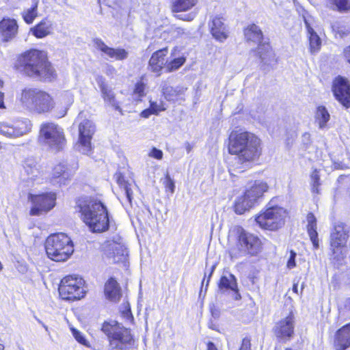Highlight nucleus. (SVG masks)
<instances>
[{
  "instance_id": "nucleus-36",
  "label": "nucleus",
  "mask_w": 350,
  "mask_h": 350,
  "mask_svg": "<svg viewBox=\"0 0 350 350\" xmlns=\"http://www.w3.org/2000/svg\"><path fill=\"white\" fill-rule=\"evenodd\" d=\"M38 0H32V5L29 8H27L24 10L22 13V16L27 24H31L33 23L34 19L38 16Z\"/></svg>"
},
{
  "instance_id": "nucleus-24",
  "label": "nucleus",
  "mask_w": 350,
  "mask_h": 350,
  "mask_svg": "<svg viewBox=\"0 0 350 350\" xmlns=\"http://www.w3.org/2000/svg\"><path fill=\"white\" fill-rule=\"evenodd\" d=\"M74 170L66 163H60L55 165L51 173V178L57 183L65 184L66 181L71 178Z\"/></svg>"
},
{
  "instance_id": "nucleus-49",
  "label": "nucleus",
  "mask_w": 350,
  "mask_h": 350,
  "mask_svg": "<svg viewBox=\"0 0 350 350\" xmlns=\"http://www.w3.org/2000/svg\"><path fill=\"white\" fill-rule=\"evenodd\" d=\"M297 256V254L296 252H295L294 251L291 250L290 252V257L288 260V262H287V267L289 269H291L293 268H294L295 266H296V263H295V257Z\"/></svg>"
},
{
  "instance_id": "nucleus-43",
  "label": "nucleus",
  "mask_w": 350,
  "mask_h": 350,
  "mask_svg": "<svg viewBox=\"0 0 350 350\" xmlns=\"http://www.w3.org/2000/svg\"><path fill=\"white\" fill-rule=\"evenodd\" d=\"M146 84L142 81H139L135 84L134 89V94L137 95L138 98L143 97L145 95L144 90Z\"/></svg>"
},
{
  "instance_id": "nucleus-22",
  "label": "nucleus",
  "mask_w": 350,
  "mask_h": 350,
  "mask_svg": "<svg viewBox=\"0 0 350 350\" xmlns=\"http://www.w3.org/2000/svg\"><path fill=\"white\" fill-rule=\"evenodd\" d=\"M167 54V48L165 47L159 49L152 55L148 64V68L151 72L157 73L159 76L161 71L165 66L166 68L167 60L165 57Z\"/></svg>"
},
{
  "instance_id": "nucleus-48",
  "label": "nucleus",
  "mask_w": 350,
  "mask_h": 350,
  "mask_svg": "<svg viewBox=\"0 0 350 350\" xmlns=\"http://www.w3.org/2000/svg\"><path fill=\"white\" fill-rule=\"evenodd\" d=\"M148 156L156 159L161 160L163 158V152L157 148H152L148 153Z\"/></svg>"
},
{
  "instance_id": "nucleus-31",
  "label": "nucleus",
  "mask_w": 350,
  "mask_h": 350,
  "mask_svg": "<svg viewBox=\"0 0 350 350\" xmlns=\"http://www.w3.org/2000/svg\"><path fill=\"white\" fill-rule=\"evenodd\" d=\"M304 23L309 35L310 51L312 54H316L321 49V40L311 27L309 21L304 18Z\"/></svg>"
},
{
  "instance_id": "nucleus-64",
  "label": "nucleus",
  "mask_w": 350,
  "mask_h": 350,
  "mask_svg": "<svg viewBox=\"0 0 350 350\" xmlns=\"http://www.w3.org/2000/svg\"><path fill=\"white\" fill-rule=\"evenodd\" d=\"M345 308L350 311V298L346 300Z\"/></svg>"
},
{
  "instance_id": "nucleus-14",
  "label": "nucleus",
  "mask_w": 350,
  "mask_h": 350,
  "mask_svg": "<svg viewBox=\"0 0 350 350\" xmlns=\"http://www.w3.org/2000/svg\"><path fill=\"white\" fill-rule=\"evenodd\" d=\"M29 200L33 204L30 211L31 215H39L49 211L55 206L56 195L53 192L39 195L30 194Z\"/></svg>"
},
{
  "instance_id": "nucleus-34",
  "label": "nucleus",
  "mask_w": 350,
  "mask_h": 350,
  "mask_svg": "<svg viewBox=\"0 0 350 350\" xmlns=\"http://www.w3.org/2000/svg\"><path fill=\"white\" fill-rule=\"evenodd\" d=\"M198 3V0H172L171 10L173 12H186L191 10Z\"/></svg>"
},
{
  "instance_id": "nucleus-2",
  "label": "nucleus",
  "mask_w": 350,
  "mask_h": 350,
  "mask_svg": "<svg viewBox=\"0 0 350 350\" xmlns=\"http://www.w3.org/2000/svg\"><path fill=\"white\" fill-rule=\"evenodd\" d=\"M18 63L29 77L45 81H51L55 77V70L44 51L36 49L28 51L18 58Z\"/></svg>"
},
{
  "instance_id": "nucleus-30",
  "label": "nucleus",
  "mask_w": 350,
  "mask_h": 350,
  "mask_svg": "<svg viewBox=\"0 0 350 350\" xmlns=\"http://www.w3.org/2000/svg\"><path fill=\"white\" fill-rule=\"evenodd\" d=\"M306 220H307V223H308L307 232L310 237V241H312L314 249H318L319 247V239H318V232L317 231V219L313 213H309L307 215Z\"/></svg>"
},
{
  "instance_id": "nucleus-9",
  "label": "nucleus",
  "mask_w": 350,
  "mask_h": 350,
  "mask_svg": "<svg viewBox=\"0 0 350 350\" xmlns=\"http://www.w3.org/2000/svg\"><path fill=\"white\" fill-rule=\"evenodd\" d=\"M39 141L55 151L62 150L66 142L63 129L54 122L40 125Z\"/></svg>"
},
{
  "instance_id": "nucleus-5",
  "label": "nucleus",
  "mask_w": 350,
  "mask_h": 350,
  "mask_svg": "<svg viewBox=\"0 0 350 350\" xmlns=\"http://www.w3.org/2000/svg\"><path fill=\"white\" fill-rule=\"evenodd\" d=\"M261 245L258 237L239 227L237 229L236 243L229 249V254L232 259H238L247 255L256 256L261 251Z\"/></svg>"
},
{
  "instance_id": "nucleus-44",
  "label": "nucleus",
  "mask_w": 350,
  "mask_h": 350,
  "mask_svg": "<svg viewBox=\"0 0 350 350\" xmlns=\"http://www.w3.org/2000/svg\"><path fill=\"white\" fill-rule=\"evenodd\" d=\"M122 191L126 197V200L129 205L131 206L133 199V190L131 189V185L129 184L122 189Z\"/></svg>"
},
{
  "instance_id": "nucleus-54",
  "label": "nucleus",
  "mask_w": 350,
  "mask_h": 350,
  "mask_svg": "<svg viewBox=\"0 0 350 350\" xmlns=\"http://www.w3.org/2000/svg\"><path fill=\"white\" fill-rule=\"evenodd\" d=\"M116 68L111 66V65H107L106 67L105 73L108 76H112L114 74H116Z\"/></svg>"
},
{
  "instance_id": "nucleus-26",
  "label": "nucleus",
  "mask_w": 350,
  "mask_h": 350,
  "mask_svg": "<svg viewBox=\"0 0 350 350\" xmlns=\"http://www.w3.org/2000/svg\"><path fill=\"white\" fill-rule=\"evenodd\" d=\"M18 30V25L14 19L3 18L0 22V35L4 41L14 38Z\"/></svg>"
},
{
  "instance_id": "nucleus-53",
  "label": "nucleus",
  "mask_w": 350,
  "mask_h": 350,
  "mask_svg": "<svg viewBox=\"0 0 350 350\" xmlns=\"http://www.w3.org/2000/svg\"><path fill=\"white\" fill-rule=\"evenodd\" d=\"M349 33H350V29L349 28L345 27H338V29L337 30V33L341 38L348 35Z\"/></svg>"
},
{
  "instance_id": "nucleus-58",
  "label": "nucleus",
  "mask_w": 350,
  "mask_h": 350,
  "mask_svg": "<svg viewBox=\"0 0 350 350\" xmlns=\"http://www.w3.org/2000/svg\"><path fill=\"white\" fill-rule=\"evenodd\" d=\"M3 99H4V94L0 91V109L5 108Z\"/></svg>"
},
{
  "instance_id": "nucleus-32",
  "label": "nucleus",
  "mask_w": 350,
  "mask_h": 350,
  "mask_svg": "<svg viewBox=\"0 0 350 350\" xmlns=\"http://www.w3.org/2000/svg\"><path fill=\"white\" fill-rule=\"evenodd\" d=\"M105 294L112 301H118L120 298V288L116 280L110 278L105 284Z\"/></svg>"
},
{
  "instance_id": "nucleus-60",
  "label": "nucleus",
  "mask_w": 350,
  "mask_h": 350,
  "mask_svg": "<svg viewBox=\"0 0 350 350\" xmlns=\"http://www.w3.org/2000/svg\"><path fill=\"white\" fill-rule=\"evenodd\" d=\"M214 269H215V266H213V267H211V273H210V274H209V275H208V279H207L206 282H205V284H206V285H205V291H206V289H207V287H208V283H209V281H210L211 277V275H212V273H213V272Z\"/></svg>"
},
{
  "instance_id": "nucleus-35",
  "label": "nucleus",
  "mask_w": 350,
  "mask_h": 350,
  "mask_svg": "<svg viewBox=\"0 0 350 350\" xmlns=\"http://www.w3.org/2000/svg\"><path fill=\"white\" fill-rule=\"evenodd\" d=\"M255 205L254 203L249 200L244 194L239 197L234 203V211L237 214H243L245 211H249Z\"/></svg>"
},
{
  "instance_id": "nucleus-42",
  "label": "nucleus",
  "mask_w": 350,
  "mask_h": 350,
  "mask_svg": "<svg viewBox=\"0 0 350 350\" xmlns=\"http://www.w3.org/2000/svg\"><path fill=\"white\" fill-rule=\"evenodd\" d=\"M319 179L320 178L318 171L317 170H314L311 174L312 189L313 192H319L318 187L320 185Z\"/></svg>"
},
{
  "instance_id": "nucleus-28",
  "label": "nucleus",
  "mask_w": 350,
  "mask_h": 350,
  "mask_svg": "<svg viewBox=\"0 0 350 350\" xmlns=\"http://www.w3.org/2000/svg\"><path fill=\"white\" fill-rule=\"evenodd\" d=\"M268 189V186L266 183L262 181L256 180L254 183L247 189L244 195L252 202L256 204L258 200L261 198L265 192Z\"/></svg>"
},
{
  "instance_id": "nucleus-33",
  "label": "nucleus",
  "mask_w": 350,
  "mask_h": 350,
  "mask_svg": "<svg viewBox=\"0 0 350 350\" xmlns=\"http://www.w3.org/2000/svg\"><path fill=\"white\" fill-rule=\"evenodd\" d=\"M58 103L61 105V110L59 112V118L64 117L74 100L73 94L69 92H64L58 96Z\"/></svg>"
},
{
  "instance_id": "nucleus-19",
  "label": "nucleus",
  "mask_w": 350,
  "mask_h": 350,
  "mask_svg": "<svg viewBox=\"0 0 350 350\" xmlns=\"http://www.w3.org/2000/svg\"><path fill=\"white\" fill-rule=\"evenodd\" d=\"M105 255L111 263L125 262L128 251L124 245L111 242L106 246Z\"/></svg>"
},
{
  "instance_id": "nucleus-40",
  "label": "nucleus",
  "mask_w": 350,
  "mask_h": 350,
  "mask_svg": "<svg viewBox=\"0 0 350 350\" xmlns=\"http://www.w3.org/2000/svg\"><path fill=\"white\" fill-rule=\"evenodd\" d=\"M24 169L26 174L29 176L31 179L38 176L39 174L36 165L33 161H26L24 165Z\"/></svg>"
},
{
  "instance_id": "nucleus-27",
  "label": "nucleus",
  "mask_w": 350,
  "mask_h": 350,
  "mask_svg": "<svg viewBox=\"0 0 350 350\" xmlns=\"http://www.w3.org/2000/svg\"><path fill=\"white\" fill-rule=\"evenodd\" d=\"M350 346V323L340 328L336 334L334 347L336 350H345Z\"/></svg>"
},
{
  "instance_id": "nucleus-12",
  "label": "nucleus",
  "mask_w": 350,
  "mask_h": 350,
  "mask_svg": "<svg viewBox=\"0 0 350 350\" xmlns=\"http://www.w3.org/2000/svg\"><path fill=\"white\" fill-rule=\"evenodd\" d=\"M348 237L349 228L347 225L340 223L334 226L330 236V249L334 258L339 260L343 258Z\"/></svg>"
},
{
  "instance_id": "nucleus-55",
  "label": "nucleus",
  "mask_w": 350,
  "mask_h": 350,
  "mask_svg": "<svg viewBox=\"0 0 350 350\" xmlns=\"http://www.w3.org/2000/svg\"><path fill=\"white\" fill-rule=\"evenodd\" d=\"M151 114H154V113L152 112V111L149 107L148 109H144V111H142L140 116L142 118H148Z\"/></svg>"
},
{
  "instance_id": "nucleus-3",
  "label": "nucleus",
  "mask_w": 350,
  "mask_h": 350,
  "mask_svg": "<svg viewBox=\"0 0 350 350\" xmlns=\"http://www.w3.org/2000/svg\"><path fill=\"white\" fill-rule=\"evenodd\" d=\"M77 207L83 221L92 231L101 232L109 228V217L106 206L99 200L93 198L80 199Z\"/></svg>"
},
{
  "instance_id": "nucleus-8",
  "label": "nucleus",
  "mask_w": 350,
  "mask_h": 350,
  "mask_svg": "<svg viewBox=\"0 0 350 350\" xmlns=\"http://www.w3.org/2000/svg\"><path fill=\"white\" fill-rule=\"evenodd\" d=\"M21 101L30 110L38 113L51 111L55 107L53 98L38 89H25L21 93Z\"/></svg>"
},
{
  "instance_id": "nucleus-62",
  "label": "nucleus",
  "mask_w": 350,
  "mask_h": 350,
  "mask_svg": "<svg viewBox=\"0 0 350 350\" xmlns=\"http://www.w3.org/2000/svg\"><path fill=\"white\" fill-rule=\"evenodd\" d=\"M56 2L61 5H69L68 1L69 0H55Z\"/></svg>"
},
{
  "instance_id": "nucleus-6",
  "label": "nucleus",
  "mask_w": 350,
  "mask_h": 350,
  "mask_svg": "<svg viewBox=\"0 0 350 350\" xmlns=\"http://www.w3.org/2000/svg\"><path fill=\"white\" fill-rule=\"evenodd\" d=\"M45 250L48 257L56 262L67 260L74 252L72 240L64 233L51 234L46 240Z\"/></svg>"
},
{
  "instance_id": "nucleus-7",
  "label": "nucleus",
  "mask_w": 350,
  "mask_h": 350,
  "mask_svg": "<svg viewBox=\"0 0 350 350\" xmlns=\"http://www.w3.org/2000/svg\"><path fill=\"white\" fill-rule=\"evenodd\" d=\"M244 36L247 41L258 43L256 50L253 52L260 59L264 65L272 66L275 64L277 59L275 53L269 43L262 42L263 34L258 25L255 24L248 25L244 29Z\"/></svg>"
},
{
  "instance_id": "nucleus-59",
  "label": "nucleus",
  "mask_w": 350,
  "mask_h": 350,
  "mask_svg": "<svg viewBox=\"0 0 350 350\" xmlns=\"http://www.w3.org/2000/svg\"><path fill=\"white\" fill-rule=\"evenodd\" d=\"M214 269H215V266H213V267H211V273H210V274H209V275H208V279H207L206 282H205V284H206V285H205V291H206V289H207V287H208V283H209V281H210L211 277V275H212V273H213V272Z\"/></svg>"
},
{
  "instance_id": "nucleus-41",
  "label": "nucleus",
  "mask_w": 350,
  "mask_h": 350,
  "mask_svg": "<svg viewBox=\"0 0 350 350\" xmlns=\"http://www.w3.org/2000/svg\"><path fill=\"white\" fill-rule=\"evenodd\" d=\"M71 331H72V334L73 336L75 337V338L76 339V340L78 342H79L86 347H90V343L85 339V336H83V334L82 333H81L79 331H78L77 329H76L75 328H71Z\"/></svg>"
},
{
  "instance_id": "nucleus-37",
  "label": "nucleus",
  "mask_w": 350,
  "mask_h": 350,
  "mask_svg": "<svg viewBox=\"0 0 350 350\" xmlns=\"http://www.w3.org/2000/svg\"><path fill=\"white\" fill-rule=\"evenodd\" d=\"M316 121L320 129H323L329 120V113L325 107L320 106L316 112Z\"/></svg>"
},
{
  "instance_id": "nucleus-46",
  "label": "nucleus",
  "mask_w": 350,
  "mask_h": 350,
  "mask_svg": "<svg viewBox=\"0 0 350 350\" xmlns=\"http://www.w3.org/2000/svg\"><path fill=\"white\" fill-rule=\"evenodd\" d=\"M172 33L176 37H188L191 34L190 32L186 31V29L179 27L173 28Z\"/></svg>"
},
{
  "instance_id": "nucleus-13",
  "label": "nucleus",
  "mask_w": 350,
  "mask_h": 350,
  "mask_svg": "<svg viewBox=\"0 0 350 350\" xmlns=\"http://www.w3.org/2000/svg\"><path fill=\"white\" fill-rule=\"evenodd\" d=\"M32 124L29 119L17 120L13 123L0 122V133L9 138H16L31 132Z\"/></svg>"
},
{
  "instance_id": "nucleus-10",
  "label": "nucleus",
  "mask_w": 350,
  "mask_h": 350,
  "mask_svg": "<svg viewBox=\"0 0 350 350\" xmlns=\"http://www.w3.org/2000/svg\"><path fill=\"white\" fill-rule=\"evenodd\" d=\"M84 280L77 275H68L64 278L59 286V295L63 299L77 300L85 295Z\"/></svg>"
},
{
  "instance_id": "nucleus-23",
  "label": "nucleus",
  "mask_w": 350,
  "mask_h": 350,
  "mask_svg": "<svg viewBox=\"0 0 350 350\" xmlns=\"http://www.w3.org/2000/svg\"><path fill=\"white\" fill-rule=\"evenodd\" d=\"M219 291L222 293L232 291L234 294V299H241V295L239 293L237 279L235 276L231 273L222 275L218 284Z\"/></svg>"
},
{
  "instance_id": "nucleus-17",
  "label": "nucleus",
  "mask_w": 350,
  "mask_h": 350,
  "mask_svg": "<svg viewBox=\"0 0 350 350\" xmlns=\"http://www.w3.org/2000/svg\"><path fill=\"white\" fill-rule=\"evenodd\" d=\"M336 98L345 107H350V85L349 81L341 77H337L332 87Z\"/></svg>"
},
{
  "instance_id": "nucleus-45",
  "label": "nucleus",
  "mask_w": 350,
  "mask_h": 350,
  "mask_svg": "<svg viewBox=\"0 0 350 350\" xmlns=\"http://www.w3.org/2000/svg\"><path fill=\"white\" fill-rule=\"evenodd\" d=\"M150 108L154 114H158L159 112L165 109L162 103L157 104V102L151 100L150 101Z\"/></svg>"
},
{
  "instance_id": "nucleus-56",
  "label": "nucleus",
  "mask_w": 350,
  "mask_h": 350,
  "mask_svg": "<svg viewBox=\"0 0 350 350\" xmlns=\"http://www.w3.org/2000/svg\"><path fill=\"white\" fill-rule=\"evenodd\" d=\"M196 16V14L193 12H191L187 15H185L184 18H180L181 19L187 21H192Z\"/></svg>"
},
{
  "instance_id": "nucleus-61",
  "label": "nucleus",
  "mask_w": 350,
  "mask_h": 350,
  "mask_svg": "<svg viewBox=\"0 0 350 350\" xmlns=\"http://www.w3.org/2000/svg\"><path fill=\"white\" fill-rule=\"evenodd\" d=\"M207 350H218V349L213 342H208L207 344Z\"/></svg>"
},
{
  "instance_id": "nucleus-1",
  "label": "nucleus",
  "mask_w": 350,
  "mask_h": 350,
  "mask_svg": "<svg viewBox=\"0 0 350 350\" xmlns=\"http://www.w3.org/2000/svg\"><path fill=\"white\" fill-rule=\"evenodd\" d=\"M260 139L247 131H233L229 137L228 151L237 156L235 169L240 172L245 170V165L258 159L261 154Z\"/></svg>"
},
{
  "instance_id": "nucleus-15",
  "label": "nucleus",
  "mask_w": 350,
  "mask_h": 350,
  "mask_svg": "<svg viewBox=\"0 0 350 350\" xmlns=\"http://www.w3.org/2000/svg\"><path fill=\"white\" fill-rule=\"evenodd\" d=\"M95 132V125L89 120H84L79 125V143L77 148L84 154L91 151V139Z\"/></svg>"
},
{
  "instance_id": "nucleus-20",
  "label": "nucleus",
  "mask_w": 350,
  "mask_h": 350,
  "mask_svg": "<svg viewBox=\"0 0 350 350\" xmlns=\"http://www.w3.org/2000/svg\"><path fill=\"white\" fill-rule=\"evenodd\" d=\"M95 80L100 88L104 102L113 107L115 110L121 111L120 104L116 100V94L113 89L106 83L105 79L102 75H96Z\"/></svg>"
},
{
  "instance_id": "nucleus-50",
  "label": "nucleus",
  "mask_w": 350,
  "mask_h": 350,
  "mask_svg": "<svg viewBox=\"0 0 350 350\" xmlns=\"http://www.w3.org/2000/svg\"><path fill=\"white\" fill-rule=\"evenodd\" d=\"M116 178L117 183L118 184L119 187L122 189L125 186L128 185L129 183L125 180L124 176L120 173L116 174Z\"/></svg>"
},
{
  "instance_id": "nucleus-16",
  "label": "nucleus",
  "mask_w": 350,
  "mask_h": 350,
  "mask_svg": "<svg viewBox=\"0 0 350 350\" xmlns=\"http://www.w3.org/2000/svg\"><path fill=\"white\" fill-rule=\"evenodd\" d=\"M295 325V316L293 312H290L275 323L273 328V334L280 340L284 342L289 340L294 335Z\"/></svg>"
},
{
  "instance_id": "nucleus-18",
  "label": "nucleus",
  "mask_w": 350,
  "mask_h": 350,
  "mask_svg": "<svg viewBox=\"0 0 350 350\" xmlns=\"http://www.w3.org/2000/svg\"><path fill=\"white\" fill-rule=\"evenodd\" d=\"M225 19L220 15L211 16L208 27L213 37L223 42L228 37V30L225 24Z\"/></svg>"
},
{
  "instance_id": "nucleus-52",
  "label": "nucleus",
  "mask_w": 350,
  "mask_h": 350,
  "mask_svg": "<svg viewBox=\"0 0 350 350\" xmlns=\"http://www.w3.org/2000/svg\"><path fill=\"white\" fill-rule=\"evenodd\" d=\"M250 340L247 338H245L242 340V344L239 350H250Z\"/></svg>"
},
{
  "instance_id": "nucleus-38",
  "label": "nucleus",
  "mask_w": 350,
  "mask_h": 350,
  "mask_svg": "<svg viewBox=\"0 0 350 350\" xmlns=\"http://www.w3.org/2000/svg\"><path fill=\"white\" fill-rule=\"evenodd\" d=\"M327 5L330 8H336L339 11L350 10V0H327Z\"/></svg>"
},
{
  "instance_id": "nucleus-57",
  "label": "nucleus",
  "mask_w": 350,
  "mask_h": 350,
  "mask_svg": "<svg viewBox=\"0 0 350 350\" xmlns=\"http://www.w3.org/2000/svg\"><path fill=\"white\" fill-rule=\"evenodd\" d=\"M344 55L346 59L350 63V46L344 50Z\"/></svg>"
},
{
  "instance_id": "nucleus-51",
  "label": "nucleus",
  "mask_w": 350,
  "mask_h": 350,
  "mask_svg": "<svg viewBox=\"0 0 350 350\" xmlns=\"http://www.w3.org/2000/svg\"><path fill=\"white\" fill-rule=\"evenodd\" d=\"M165 187L169 189L172 193L174 191L175 185L174 180L170 178V175L167 174L165 177Z\"/></svg>"
},
{
  "instance_id": "nucleus-47",
  "label": "nucleus",
  "mask_w": 350,
  "mask_h": 350,
  "mask_svg": "<svg viewBox=\"0 0 350 350\" xmlns=\"http://www.w3.org/2000/svg\"><path fill=\"white\" fill-rule=\"evenodd\" d=\"M124 309L122 311V315L128 321L133 319V317L131 314V308L128 303L124 304Z\"/></svg>"
},
{
  "instance_id": "nucleus-63",
  "label": "nucleus",
  "mask_w": 350,
  "mask_h": 350,
  "mask_svg": "<svg viewBox=\"0 0 350 350\" xmlns=\"http://www.w3.org/2000/svg\"><path fill=\"white\" fill-rule=\"evenodd\" d=\"M185 146L187 153L190 152L193 148L192 146L189 142H186Z\"/></svg>"
},
{
  "instance_id": "nucleus-11",
  "label": "nucleus",
  "mask_w": 350,
  "mask_h": 350,
  "mask_svg": "<svg viewBox=\"0 0 350 350\" xmlns=\"http://www.w3.org/2000/svg\"><path fill=\"white\" fill-rule=\"evenodd\" d=\"M287 213L282 207L271 206L256 217V221L264 229L275 230L284 224Z\"/></svg>"
},
{
  "instance_id": "nucleus-4",
  "label": "nucleus",
  "mask_w": 350,
  "mask_h": 350,
  "mask_svg": "<svg viewBox=\"0 0 350 350\" xmlns=\"http://www.w3.org/2000/svg\"><path fill=\"white\" fill-rule=\"evenodd\" d=\"M101 330L107 337L111 350H132L135 345L131 329L116 321H105Z\"/></svg>"
},
{
  "instance_id": "nucleus-21",
  "label": "nucleus",
  "mask_w": 350,
  "mask_h": 350,
  "mask_svg": "<svg viewBox=\"0 0 350 350\" xmlns=\"http://www.w3.org/2000/svg\"><path fill=\"white\" fill-rule=\"evenodd\" d=\"M94 44L98 50L100 51L108 57L115 59L116 60H124L128 57L129 53L125 49L109 47L100 38L94 39Z\"/></svg>"
},
{
  "instance_id": "nucleus-29",
  "label": "nucleus",
  "mask_w": 350,
  "mask_h": 350,
  "mask_svg": "<svg viewBox=\"0 0 350 350\" xmlns=\"http://www.w3.org/2000/svg\"><path fill=\"white\" fill-rule=\"evenodd\" d=\"M53 31V23L48 18H43L39 23L30 29L31 33L37 38L50 35Z\"/></svg>"
},
{
  "instance_id": "nucleus-25",
  "label": "nucleus",
  "mask_w": 350,
  "mask_h": 350,
  "mask_svg": "<svg viewBox=\"0 0 350 350\" xmlns=\"http://www.w3.org/2000/svg\"><path fill=\"white\" fill-rule=\"evenodd\" d=\"M161 88L165 98L169 101L184 100L183 96L187 90V88L183 85L173 88L167 85L166 83L162 84Z\"/></svg>"
},
{
  "instance_id": "nucleus-39",
  "label": "nucleus",
  "mask_w": 350,
  "mask_h": 350,
  "mask_svg": "<svg viewBox=\"0 0 350 350\" xmlns=\"http://www.w3.org/2000/svg\"><path fill=\"white\" fill-rule=\"evenodd\" d=\"M185 60L186 59L185 57H180L178 58H174L169 62L167 61L165 68L167 71L170 72L175 71L185 64Z\"/></svg>"
}]
</instances>
